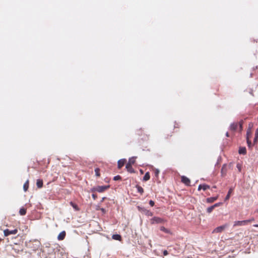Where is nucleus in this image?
<instances>
[{"mask_svg": "<svg viewBox=\"0 0 258 258\" xmlns=\"http://www.w3.org/2000/svg\"><path fill=\"white\" fill-rule=\"evenodd\" d=\"M225 227H226L225 225H222V226H219L214 229V230L213 231V233L221 232L225 230Z\"/></svg>", "mask_w": 258, "mask_h": 258, "instance_id": "obj_7", "label": "nucleus"}, {"mask_svg": "<svg viewBox=\"0 0 258 258\" xmlns=\"http://www.w3.org/2000/svg\"><path fill=\"white\" fill-rule=\"evenodd\" d=\"M143 130L142 128H140L136 131V134L138 136H142L143 133Z\"/></svg>", "mask_w": 258, "mask_h": 258, "instance_id": "obj_26", "label": "nucleus"}, {"mask_svg": "<svg viewBox=\"0 0 258 258\" xmlns=\"http://www.w3.org/2000/svg\"><path fill=\"white\" fill-rule=\"evenodd\" d=\"M92 196L94 200H96L97 199V196L96 194H92Z\"/></svg>", "mask_w": 258, "mask_h": 258, "instance_id": "obj_39", "label": "nucleus"}, {"mask_svg": "<svg viewBox=\"0 0 258 258\" xmlns=\"http://www.w3.org/2000/svg\"><path fill=\"white\" fill-rule=\"evenodd\" d=\"M18 232V230L15 229L13 230H10L8 229H7L4 230V233L5 236H8L10 234H15Z\"/></svg>", "mask_w": 258, "mask_h": 258, "instance_id": "obj_4", "label": "nucleus"}, {"mask_svg": "<svg viewBox=\"0 0 258 258\" xmlns=\"http://www.w3.org/2000/svg\"><path fill=\"white\" fill-rule=\"evenodd\" d=\"M222 204L221 203H216L215 204H214L213 206L215 208L216 207H219V206H220Z\"/></svg>", "mask_w": 258, "mask_h": 258, "instance_id": "obj_35", "label": "nucleus"}, {"mask_svg": "<svg viewBox=\"0 0 258 258\" xmlns=\"http://www.w3.org/2000/svg\"><path fill=\"white\" fill-rule=\"evenodd\" d=\"M138 209L140 212H143L144 213H145L146 215H148V216H151L153 215L151 211L147 210L145 208L138 207Z\"/></svg>", "mask_w": 258, "mask_h": 258, "instance_id": "obj_6", "label": "nucleus"}, {"mask_svg": "<svg viewBox=\"0 0 258 258\" xmlns=\"http://www.w3.org/2000/svg\"><path fill=\"white\" fill-rule=\"evenodd\" d=\"M126 162L125 159H122L118 161L117 166L119 169L122 168Z\"/></svg>", "mask_w": 258, "mask_h": 258, "instance_id": "obj_9", "label": "nucleus"}, {"mask_svg": "<svg viewBox=\"0 0 258 258\" xmlns=\"http://www.w3.org/2000/svg\"><path fill=\"white\" fill-rule=\"evenodd\" d=\"M66 235V233L64 231L61 232L57 236V239L59 240H62L64 239Z\"/></svg>", "mask_w": 258, "mask_h": 258, "instance_id": "obj_12", "label": "nucleus"}, {"mask_svg": "<svg viewBox=\"0 0 258 258\" xmlns=\"http://www.w3.org/2000/svg\"><path fill=\"white\" fill-rule=\"evenodd\" d=\"M258 141V132L255 131V137L254 139V142H256Z\"/></svg>", "mask_w": 258, "mask_h": 258, "instance_id": "obj_28", "label": "nucleus"}, {"mask_svg": "<svg viewBox=\"0 0 258 258\" xmlns=\"http://www.w3.org/2000/svg\"><path fill=\"white\" fill-rule=\"evenodd\" d=\"M168 251L166 250H164L163 251V254H164V256H166V255H168Z\"/></svg>", "mask_w": 258, "mask_h": 258, "instance_id": "obj_38", "label": "nucleus"}, {"mask_svg": "<svg viewBox=\"0 0 258 258\" xmlns=\"http://www.w3.org/2000/svg\"><path fill=\"white\" fill-rule=\"evenodd\" d=\"M215 208L214 207V206H212L209 208H208L207 209V213H211L213 211V210L215 209Z\"/></svg>", "mask_w": 258, "mask_h": 258, "instance_id": "obj_25", "label": "nucleus"}, {"mask_svg": "<svg viewBox=\"0 0 258 258\" xmlns=\"http://www.w3.org/2000/svg\"><path fill=\"white\" fill-rule=\"evenodd\" d=\"M247 221H248V224L252 222V221H254V218H251L248 220H246Z\"/></svg>", "mask_w": 258, "mask_h": 258, "instance_id": "obj_34", "label": "nucleus"}, {"mask_svg": "<svg viewBox=\"0 0 258 258\" xmlns=\"http://www.w3.org/2000/svg\"><path fill=\"white\" fill-rule=\"evenodd\" d=\"M181 181L185 185H186L187 186H189L190 185V180L186 176H181Z\"/></svg>", "mask_w": 258, "mask_h": 258, "instance_id": "obj_5", "label": "nucleus"}, {"mask_svg": "<svg viewBox=\"0 0 258 258\" xmlns=\"http://www.w3.org/2000/svg\"><path fill=\"white\" fill-rule=\"evenodd\" d=\"M164 222L165 220L163 219L158 217H154L151 219V223L152 224L163 223Z\"/></svg>", "mask_w": 258, "mask_h": 258, "instance_id": "obj_2", "label": "nucleus"}, {"mask_svg": "<svg viewBox=\"0 0 258 258\" xmlns=\"http://www.w3.org/2000/svg\"><path fill=\"white\" fill-rule=\"evenodd\" d=\"M225 167V164H224L222 167V170H221V172H222V174H223L224 173Z\"/></svg>", "mask_w": 258, "mask_h": 258, "instance_id": "obj_37", "label": "nucleus"}, {"mask_svg": "<svg viewBox=\"0 0 258 258\" xmlns=\"http://www.w3.org/2000/svg\"><path fill=\"white\" fill-rule=\"evenodd\" d=\"M19 213L21 215L24 216L26 214V209L22 208L20 209Z\"/></svg>", "mask_w": 258, "mask_h": 258, "instance_id": "obj_21", "label": "nucleus"}, {"mask_svg": "<svg viewBox=\"0 0 258 258\" xmlns=\"http://www.w3.org/2000/svg\"><path fill=\"white\" fill-rule=\"evenodd\" d=\"M149 204L151 206V207H153L155 205V203L154 201H152V200H150L149 201Z\"/></svg>", "mask_w": 258, "mask_h": 258, "instance_id": "obj_33", "label": "nucleus"}, {"mask_svg": "<svg viewBox=\"0 0 258 258\" xmlns=\"http://www.w3.org/2000/svg\"><path fill=\"white\" fill-rule=\"evenodd\" d=\"M101 211H102V212H103V213H104V212H105V209H103V208H101Z\"/></svg>", "mask_w": 258, "mask_h": 258, "instance_id": "obj_41", "label": "nucleus"}, {"mask_svg": "<svg viewBox=\"0 0 258 258\" xmlns=\"http://www.w3.org/2000/svg\"><path fill=\"white\" fill-rule=\"evenodd\" d=\"M251 133L250 130L249 129L247 131V137L248 136V138H249V137L251 136Z\"/></svg>", "mask_w": 258, "mask_h": 258, "instance_id": "obj_32", "label": "nucleus"}, {"mask_svg": "<svg viewBox=\"0 0 258 258\" xmlns=\"http://www.w3.org/2000/svg\"><path fill=\"white\" fill-rule=\"evenodd\" d=\"M28 188H29V180H27L24 184L23 189L25 191H26L28 190Z\"/></svg>", "mask_w": 258, "mask_h": 258, "instance_id": "obj_20", "label": "nucleus"}, {"mask_svg": "<svg viewBox=\"0 0 258 258\" xmlns=\"http://www.w3.org/2000/svg\"><path fill=\"white\" fill-rule=\"evenodd\" d=\"M43 182L41 179H37L36 185L38 188H41L43 186Z\"/></svg>", "mask_w": 258, "mask_h": 258, "instance_id": "obj_14", "label": "nucleus"}, {"mask_svg": "<svg viewBox=\"0 0 258 258\" xmlns=\"http://www.w3.org/2000/svg\"><path fill=\"white\" fill-rule=\"evenodd\" d=\"M174 128H178L179 127V125L178 123L175 122L174 125Z\"/></svg>", "mask_w": 258, "mask_h": 258, "instance_id": "obj_36", "label": "nucleus"}, {"mask_svg": "<svg viewBox=\"0 0 258 258\" xmlns=\"http://www.w3.org/2000/svg\"><path fill=\"white\" fill-rule=\"evenodd\" d=\"M135 162H136L135 158L132 157V158L129 159V160H128V162L127 163H128L130 164H131V165H133V164H134L135 163Z\"/></svg>", "mask_w": 258, "mask_h": 258, "instance_id": "obj_22", "label": "nucleus"}, {"mask_svg": "<svg viewBox=\"0 0 258 258\" xmlns=\"http://www.w3.org/2000/svg\"><path fill=\"white\" fill-rule=\"evenodd\" d=\"M150 178V173L149 172H147L145 173V174L143 177V180L146 181L149 180Z\"/></svg>", "mask_w": 258, "mask_h": 258, "instance_id": "obj_19", "label": "nucleus"}, {"mask_svg": "<svg viewBox=\"0 0 258 258\" xmlns=\"http://www.w3.org/2000/svg\"><path fill=\"white\" fill-rule=\"evenodd\" d=\"M160 230L162 231H163L164 232H165L166 233H170V230L167 229H166L164 226H161L160 227Z\"/></svg>", "mask_w": 258, "mask_h": 258, "instance_id": "obj_23", "label": "nucleus"}, {"mask_svg": "<svg viewBox=\"0 0 258 258\" xmlns=\"http://www.w3.org/2000/svg\"><path fill=\"white\" fill-rule=\"evenodd\" d=\"M248 221L246 220L238 221L235 222V226H244L248 224Z\"/></svg>", "mask_w": 258, "mask_h": 258, "instance_id": "obj_8", "label": "nucleus"}, {"mask_svg": "<svg viewBox=\"0 0 258 258\" xmlns=\"http://www.w3.org/2000/svg\"><path fill=\"white\" fill-rule=\"evenodd\" d=\"M217 200V197H210L206 199V202L208 203H212Z\"/></svg>", "mask_w": 258, "mask_h": 258, "instance_id": "obj_13", "label": "nucleus"}, {"mask_svg": "<svg viewBox=\"0 0 258 258\" xmlns=\"http://www.w3.org/2000/svg\"><path fill=\"white\" fill-rule=\"evenodd\" d=\"M121 179V177L120 175H116V176H114L113 178V179L114 180H120Z\"/></svg>", "mask_w": 258, "mask_h": 258, "instance_id": "obj_29", "label": "nucleus"}, {"mask_svg": "<svg viewBox=\"0 0 258 258\" xmlns=\"http://www.w3.org/2000/svg\"><path fill=\"white\" fill-rule=\"evenodd\" d=\"M136 187L137 188L138 192H139L141 195H142L144 193V189L141 186L137 185L136 186Z\"/></svg>", "mask_w": 258, "mask_h": 258, "instance_id": "obj_17", "label": "nucleus"}, {"mask_svg": "<svg viewBox=\"0 0 258 258\" xmlns=\"http://www.w3.org/2000/svg\"><path fill=\"white\" fill-rule=\"evenodd\" d=\"M239 126V130L241 131L242 129V124L240 122H234L232 123L230 126V130L232 131L236 130Z\"/></svg>", "mask_w": 258, "mask_h": 258, "instance_id": "obj_1", "label": "nucleus"}, {"mask_svg": "<svg viewBox=\"0 0 258 258\" xmlns=\"http://www.w3.org/2000/svg\"><path fill=\"white\" fill-rule=\"evenodd\" d=\"M246 140H247V144H248V146L249 147H250V145H251V141H250V140H249V138H248V136H247V137H246Z\"/></svg>", "mask_w": 258, "mask_h": 258, "instance_id": "obj_30", "label": "nucleus"}, {"mask_svg": "<svg viewBox=\"0 0 258 258\" xmlns=\"http://www.w3.org/2000/svg\"><path fill=\"white\" fill-rule=\"evenodd\" d=\"M95 175L97 177L100 176V169L99 168H96L95 169Z\"/></svg>", "mask_w": 258, "mask_h": 258, "instance_id": "obj_24", "label": "nucleus"}, {"mask_svg": "<svg viewBox=\"0 0 258 258\" xmlns=\"http://www.w3.org/2000/svg\"><path fill=\"white\" fill-rule=\"evenodd\" d=\"M226 136H227V137H228L229 136L228 135V133L227 132V134H226Z\"/></svg>", "mask_w": 258, "mask_h": 258, "instance_id": "obj_44", "label": "nucleus"}, {"mask_svg": "<svg viewBox=\"0 0 258 258\" xmlns=\"http://www.w3.org/2000/svg\"><path fill=\"white\" fill-rule=\"evenodd\" d=\"M253 226L255 227H258V224H254L253 225Z\"/></svg>", "mask_w": 258, "mask_h": 258, "instance_id": "obj_42", "label": "nucleus"}, {"mask_svg": "<svg viewBox=\"0 0 258 258\" xmlns=\"http://www.w3.org/2000/svg\"><path fill=\"white\" fill-rule=\"evenodd\" d=\"M210 188V186L207 184H200L198 187V190H200L201 189H203L204 190H206L208 189H209Z\"/></svg>", "mask_w": 258, "mask_h": 258, "instance_id": "obj_10", "label": "nucleus"}, {"mask_svg": "<svg viewBox=\"0 0 258 258\" xmlns=\"http://www.w3.org/2000/svg\"><path fill=\"white\" fill-rule=\"evenodd\" d=\"M109 185H104V186H98L96 187H95L93 189V190L96 191L98 192H104L105 190L109 188Z\"/></svg>", "mask_w": 258, "mask_h": 258, "instance_id": "obj_3", "label": "nucleus"}, {"mask_svg": "<svg viewBox=\"0 0 258 258\" xmlns=\"http://www.w3.org/2000/svg\"><path fill=\"white\" fill-rule=\"evenodd\" d=\"M132 165H133L127 163L126 164L125 167L128 172L130 173H135V171L134 169L133 168Z\"/></svg>", "mask_w": 258, "mask_h": 258, "instance_id": "obj_11", "label": "nucleus"}, {"mask_svg": "<svg viewBox=\"0 0 258 258\" xmlns=\"http://www.w3.org/2000/svg\"><path fill=\"white\" fill-rule=\"evenodd\" d=\"M239 153L240 154L245 155L246 153L245 147H240L239 149Z\"/></svg>", "mask_w": 258, "mask_h": 258, "instance_id": "obj_16", "label": "nucleus"}, {"mask_svg": "<svg viewBox=\"0 0 258 258\" xmlns=\"http://www.w3.org/2000/svg\"><path fill=\"white\" fill-rule=\"evenodd\" d=\"M154 173L155 176L158 177L159 173V170L158 169H155L154 170Z\"/></svg>", "mask_w": 258, "mask_h": 258, "instance_id": "obj_31", "label": "nucleus"}, {"mask_svg": "<svg viewBox=\"0 0 258 258\" xmlns=\"http://www.w3.org/2000/svg\"><path fill=\"white\" fill-rule=\"evenodd\" d=\"M256 132H258V128L256 129Z\"/></svg>", "mask_w": 258, "mask_h": 258, "instance_id": "obj_45", "label": "nucleus"}, {"mask_svg": "<svg viewBox=\"0 0 258 258\" xmlns=\"http://www.w3.org/2000/svg\"><path fill=\"white\" fill-rule=\"evenodd\" d=\"M112 239L116 240L121 241V236L119 234H113L112 236Z\"/></svg>", "mask_w": 258, "mask_h": 258, "instance_id": "obj_15", "label": "nucleus"}, {"mask_svg": "<svg viewBox=\"0 0 258 258\" xmlns=\"http://www.w3.org/2000/svg\"><path fill=\"white\" fill-rule=\"evenodd\" d=\"M237 167L239 171H241V165L239 164L237 165Z\"/></svg>", "mask_w": 258, "mask_h": 258, "instance_id": "obj_40", "label": "nucleus"}, {"mask_svg": "<svg viewBox=\"0 0 258 258\" xmlns=\"http://www.w3.org/2000/svg\"><path fill=\"white\" fill-rule=\"evenodd\" d=\"M232 191H233V188H230L228 191V194H227V200H228L229 198Z\"/></svg>", "mask_w": 258, "mask_h": 258, "instance_id": "obj_27", "label": "nucleus"}, {"mask_svg": "<svg viewBox=\"0 0 258 258\" xmlns=\"http://www.w3.org/2000/svg\"><path fill=\"white\" fill-rule=\"evenodd\" d=\"M70 204L73 207V208L77 211H78L80 210V209L78 207V206H77V204H76L75 203H73V202H71L70 203Z\"/></svg>", "mask_w": 258, "mask_h": 258, "instance_id": "obj_18", "label": "nucleus"}, {"mask_svg": "<svg viewBox=\"0 0 258 258\" xmlns=\"http://www.w3.org/2000/svg\"><path fill=\"white\" fill-rule=\"evenodd\" d=\"M167 138L169 136L171 137L172 135L167 134Z\"/></svg>", "mask_w": 258, "mask_h": 258, "instance_id": "obj_43", "label": "nucleus"}]
</instances>
